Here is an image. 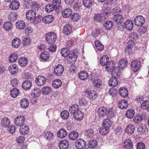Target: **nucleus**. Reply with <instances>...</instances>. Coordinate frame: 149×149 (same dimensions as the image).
Listing matches in <instances>:
<instances>
[{
  "label": "nucleus",
  "mask_w": 149,
  "mask_h": 149,
  "mask_svg": "<svg viewBox=\"0 0 149 149\" xmlns=\"http://www.w3.org/2000/svg\"><path fill=\"white\" fill-rule=\"evenodd\" d=\"M79 106L76 104H74V105L70 107L69 108V110L71 113L73 114V115L79 110L78 108Z\"/></svg>",
  "instance_id": "53"
},
{
  "label": "nucleus",
  "mask_w": 149,
  "mask_h": 149,
  "mask_svg": "<svg viewBox=\"0 0 149 149\" xmlns=\"http://www.w3.org/2000/svg\"><path fill=\"white\" fill-rule=\"evenodd\" d=\"M13 25L11 23L9 22H7L4 23L3 27L5 30L6 31H8L12 29Z\"/></svg>",
  "instance_id": "54"
},
{
  "label": "nucleus",
  "mask_w": 149,
  "mask_h": 149,
  "mask_svg": "<svg viewBox=\"0 0 149 149\" xmlns=\"http://www.w3.org/2000/svg\"><path fill=\"white\" fill-rule=\"evenodd\" d=\"M17 16L16 12H11L8 15V17L10 21H13L16 19Z\"/></svg>",
  "instance_id": "44"
},
{
  "label": "nucleus",
  "mask_w": 149,
  "mask_h": 149,
  "mask_svg": "<svg viewBox=\"0 0 149 149\" xmlns=\"http://www.w3.org/2000/svg\"><path fill=\"white\" fill-rule=\"evenodd\" d=\"M61 0H53V5L55 10L59 9L61 7Z\"/></svg>",
  "instance_id": "57"
},
{
  "label": "nucleus",
  "mask_w": 149,
  "mask_h": 149,
  "mask_svg": "<svg viewBox=\"0 0 149 149\" xmlns=\"http://www.w3.org/2000/svg\"><path fill=\"white\" fill-rule=\"evenodd\" d=\"M9 70L12 74H14L18 72V69L17 65L14 64L11 65L9 67Z\"/></svg>",
  "instance_id": "28"
},
{
  "label": "nucleus",
  "mask_w": 149,
  "mask_h": 149,
  "mask_svg": "<svg viewBox=\"0 0 149 149\" xmlns=\"http://www.w3.org/2000/svg\"><path fill=\"white\" fill-rule=\"evenodd\" d=\"M57 134L58 137L62 139L66 136L67 133L65 129H61L58 131Z\"/></svg>",
  "instance_id": "30"
},
{
  "label": "nucleus",
  "mask_w": 149,
  "mask_h": 149,
  "mask_svg": "<svg viewBox=\"0 0 149 149\" xmlns=\"http://www.w3.org/2000/svg\"><path fill=\"white\" fill-rule=\"evenodd\" d=\"M137 129L138 131L140 133H146L148 131V129L146 126L143 124H141L139 125Z\"/></svg>",
  "instance_id": "24"
},
{
  "label": "nucleus",
  "mask_w": 149,
  "mask_h": 149,
  "mask_svg": "<svg viewBox=\"0 0 149 149\" xmlns=\"http://www.w3.org/2000/svg\"><path fill=\"white\" fill-rule=\"evenodd\" d=\"M46 79L43 76L39 75L37 77L35 80L36 84L38 86H42L46 82Z\"/></svg>",
  "instance_id": "7"
},
{
  "label": "nucleus",
  "mask_w": 149,
  "mask_h": 149,
  "mask_svg": "<svg viewBox=\"0 0 149 149\" xmlns=\"http://www.w3.org/2000/svg\"><path fill=\"white\" fill-rule=\"evenodd\" d=\"M10 124V120L7 117L3 118L1 121V124L3 127H9Z\"/></svg>",
  "instance_id": "23"
},
{
  "label": "nucleus",
  "mask_w": 149,
  "mask_h": 149,
  "mask_svg": "<svg viewBox=\"0 0 149 149\" xmlns=\"http://www.w3.org/2000/svg\"><path fill=\"white\" fill-rule=\"evenodd\" d=\"M135 129V127L134 125L130 124L127 127L125 130L128 133L132 134L134 132Z\"/></svg>",
  "instance_id": "50"
},
{
  "label": "nucleus",
  "mask_w": 149,
  "mask_h": 149,
  "mask_svg": "<svg viewBox=\"0 0 149 149\" xmlns=\"http://www.w3.org/2000/svg\"><path fill=\"white\" fill-rule=\"evenodd\" d=\"M95 45L96 48L98 50L101 51L103 49L104 46L99 40L96 41L95 42Z\"/></svg>",
  "instance_id": "59"
},
{
  "label": "nucleus",
  "mask_w": 149,
  "mask_h": 149,
  "mask_svg": "<svg viewBox=\"0 0 149 149\" xmlns=\"http://www.w3.org/2000/svg\"><path fill=\"white\" fill-rule=\"evenodd\" d=\"M133 23L132 21L130 20H126L125 22L122 23V25L119 26V29H118L119 30L122 31L124 28H125L128 30H131L133 26Z\"/></svg>",
  "instance_id": "1"
},
{
  "label": "nucleus",
  "mask_w": 149,
  "mask_h": 149,
  "mask_svg": "<svg viewBox=\"0 0 149 149\" xmlns=\"http://www.w3.org/2000/svg\"><path fill=\"white\" fill-rule=\"evenodd\" d=\"M119 107L121 109H124L127 108L128 105L127 101L124 100L120 101L118 103Z\"/></svg>",
  "instance_id": "36"
},
{
  "label": "nucleus",
  "mask_w": 149,
  "mask_h": 149,
  "mask_svg": "<svg viewBox=\"0 0 149 149\" xmlns=\"http://www.w3.org/2000/svg\"><path fill=\"white\" fill-rule=\"evenodd\" d=\"M16 28L19 30H22L25 26V23L22 20H19L16 22L15 24Z\"/></svg>",
  "instance_id": "19"
},
{
  "label": "nucleus",
  "mask_w": 149,
  "mask_h": 149,
  "mask_svg": "<svg viewBox=\"0 0 149 149\" xmlns=\"http://www.w3.org/2000/svg\"><path fill=\"white\" fill-rule=\"evenodd\" d=\"M59 146L61 149H66L68 147V143L66 140H61L59 143Z\"/></svg>",
  "instance_id": "27"
},
{
  "label": "nucleus",
  "mask_w": 149,
  "mask_h": 149,
  "mask_svg": "<svg viewBox=\"0 0 149 149\" xmlns=\"http://www.w3.org/2000/svg\"><path fill=\"white\" fill-rule=\"evenodd\" d=\"M12 45L15 48H18L21 44L20 40L17 38L14 39L12 41Z\"/></svg>",
  "instance_id": "39"
},
{
  "label": "nucleus",
  "mask_w": 149,
  "mask_h": 149,
  "mask_svg": "<svg viewBox=\"0 0 149 149\" xmlns=\"http://www.w3.org/2000/svg\"><path fill=\"white\" fill-rule=\"evenodd\" d=\"M45 138L47 140H51L54 137L53 133L50 131H47L45 132L44 134Z\"/></svg>",
  "instance_id": "41"
},
{
  "label": "nucleus",
  "mask_w": 149,
  "mask_h": 149,
  "mask_svg": "<svg viewBox=\"0 0 149 149\" xmlns=\"http://www.w3.org/2000/svg\"><path fill=\"white\" fill-rule=\"evenodd\" d=\"M135 44L129 42L125 48V52L128 54H131L132 52L134 46Z\"/></svg>",
  "instance_id": "21"
},
{
  "label": "nucleus",
  "mask_w": 149,
  "mask_h": 149,
  "mask_svg": "<svg viewBox=\"0 0 149 149\" xmlns=\"http://www.w3.org/2000/svg\"><path fill=\"white\" fill-rule=\"evenodd\" d=\"M135 114V111L132 109L127 110L126 113V116L129 119H132Z\"/></svg>",
  "instance_id": "35"
},
{
  "label": "nucleus",
  "mask_w": 149,
  "mask_h": 149,
  "mask_svg": "<svg viewBox=\"0 0 149 149\" xmlns=\"http://www.w3.org/2000/svg\"><path fill=\"white\" fill-rule=\"evenodd\" d=\"M18 57V55L15 53H13L9 56V60L10 62L13 63L16 61Z\"/></svg>",
  "instance_id": "64"
},
{
  "label": "nucleus",
  "mask_w": 149,
  "mask_h": 149,
  "mask_svg": "<svg viewBox=\"0 0 149 149\" xmlns=\"http://www.w3.org/2000/svg\"><path fill=\"white\" fill-rule=\"evenodd\" d=\"M93 1V0H83V5L87 8H90L92 6Z\"/></svg>",
  "instance_id": "48"
},
{
  "label": "nucleus",
  "mask_w": 149,
  "mask_h": 149,
  "mask_svg": "<svg viewBox=\"0 0 149 149\" xmlns=\"http://www.w3.org/2000/svg\"><path fill=\"white\" fill-rule=\"evenodd\" d=\"M78 136V134L77 132L72 131L70 133L69 137L70 139L74 140L77 139Z\"/></svg>",
  "instance_id": "51"
},
{
  "label": "nucleus",
  "mask_w": 149,
  "mask_h": 149,
  "mask_svg": "<svg viewBox=\"0 0 149 149\" xmlns=\"http://www.w3.org/2000/svg\"><path fill=\"white\" fill-rule=\"evenodd\" d=\"M62 82L61 80L57 79L53 81L52 83L53 86L55 88H58L61 85Z\"/></svg>",
  "instance_id": "43"
},
{
  "label": "nucleus",
  "mask_w": 149,
  "mask_h": 149,
  "mask_svg": "<svg viewBox=\"0 0 149 149\" xmlns=\"http://www.w3.org/2000/svg\"><path fill=\"white\" fill-rule=\"evenodd\" d=\"M119 93L122 97H125L128 95V91L125 88H121L119 91Z\"/></svg>",
  "instance_id": "49"
},
{
  "label": "nucleus",
  "mask_w": 149,
  "mask_h": 149,
  "mask_svg": "<svg viewBox=\"0 0 149 149\" xmlns=\"http://www.w3.org/2000/svg\"><path fill=\"white\" fill-rule=\"evenodd\" d=\"M73 116L75 119L80 121L82 119L84 114L82 111L79 110L74 114Z\"/></svg>",
  "instance_id": "18"
},
{
  "label": "nucleus",
  "mask_w": 149,
  "mask_h": 149,
  "mask_svg": "<svg viewBox=\"0 0 149 149\" xmlns=\"http://www.w3.org/2000/svg\"><path fill=\"white\" fill-rule=\"evenodd\" d=\"M109 57L107 55H103L101 57L100 59V63L102 66H106L107 63L109 62Z\"/></svg>",
  "instance_id": "31"
},
{
  "label": "nucleus",
  "mask_w": 149,
  "mask_h": 149,
  "mask_svg": "<svg viewBox=\"0 0 149 149\" xmlns=\"http://www.w3.org/2000/svg\"><path fill=\"white\" fill-rule=\"evenodd\" d=\"M102 82L100 79H96L93 81V85L95 88H99L100 87Z\"/></svg>",
  "instance_id": "55"
},
{
  "label": "nucleus",
  "mask_w": 149,
  "mask_h": 149,
  "mask_svg": "<svg viewBox=\"0 0 149 149\" xmlns=\"http://www.w3.org/2000/svg\"><path fill=\"white\" fill-rule=\"evenodd\" d=\"M55 9L53 5L51 4H48L45 6V11L47 12H51L53 11Z\"/></svg>",
  "instance_id": "61"
},
{
  "label": "nucleus",
  "mask_w": 149,
  "mask_h": 149,
  "mask_svg": "<svg viewBox=\"0 0 149 149\" xmlns=\"http://www.w3.org/2000/svg\"><path fill=\"white\" fill-rule=\"evenodd\" d=\"M129 38L130 40L129 42L133 44H135V41L138 38V35L135 32H132L129 36Z\"/></svg>",
  "instance_id": "17"
},
{
  "label": "nucleus",
  "mask_w": 149,
  "mask_h": 149,
  "mask_svg": "<svg viewBox=\"0 0 149 149\" xmlns=\"http://www.w3.org/2000/svg\"><path fill=\"white\" fill-rule=\"evenodd\" d=\"M109 131V127L102 125L100 130L99 132L102 135H105L107 134Z\"/></svg>",
  "instance_id": "40"
},
{
  "label": "nucleus",
  "mask_w": 149,
  "mask_h": 149,
  "mask_svg": "<svg viewBox=\"0 0 149 149\" xmlns=\"http://www.w3.org/2000/svg\"><path fill=\"white\" fill-rule=\"evenodd\" d=\"M19 93L18 89L15 88L13 89L11 91L10 94L12 97L15 98L17 97Z\"/></svg>",
  "instance_id": "52"
},
{
  "label": "nucleus",
  "mask_w": 149,
  "mask_h": 149,
  "mask_svg": "<svg viewBox=\"0 0 149 149\" xmlns=\"http://www.w3.org/2000/svg\"><path fill=\"white\" fill-rule=\"evenodd\" d=\"M20 104L22 108L25 109L29 106V101L27 99L24 98L22 99L20 101Z\"/></svg>",
  "instance_id": "33"
},
{
  "label": "nucleus",
  "mask_w": 149,
  "mask_h": 149,
  "mask_svg": "<svg viewBox=\"0 0 149 149\" xmlns=\"http://www.w3.org/2000/svg\"><path fill=\"white\" fill-rule=\"evenodd\" d=\"M146 116V114L144 112L141 114H136L133 118V122L135 124H138L145 119Z\"/></svg>",
  "instance_id": "4"
},
{
  "label": "nucleus",
  "mask_w": 149,
  "mask_h": 149,
  "mask_svg": "<svg viewBox=\"0 0 149 149\" xmlns=\"http://www.w3.org/2000/svg\"><path fill=\"white\" fill-rule=\"evenodd\" d=\"M68 57L69 58L71 59V60H70V61H71L72 62H74L77 60V55L76 53L74 52L72 53H70Z\"/></svg>",
  "instance_id": "56"
},
{
  "label": "nucleus",
  "mask_w": 149,
  "mask_h": 149,
  "mask_svg": "<svg viewBox=\"0 0 149 149\" xmlns=\"http://www.w3.org/2000/svg\"><path fill=\"white\" fill-rule=\"evenodd\" d=\"M29 129L27 125H23L20 128L19 132L20 133L23 135H25L29 132Z\"/></svg>",
  "instance_id": "20"
},
{
  "label": "nucleus",
  "mask_w": 149,
  "mask_h": 149,
  "mask_svg": "<svg viewBox=\"0 0 149 149\" xmlns=\"http://www.w3.org/2000/svg\"><path fill=\"white\" fill-rule=\"evenodd\" d=\"M44 95H48L51 92V88L48 86L44 87L42 90Z\"/></svg>",
  "instance_id": "63"
},
{
  "label": "nucleus",
  "mask_w": 149,
  "mask_h": 149,
  "mask_svg": "<svg viewBox=\"0 0 149 149\" xmlns=\"http://www.w3.org/2000/svg\"><path fill=\"white\" fill-rule=\"evenodd\" d=\"M63 71V66L61 65H58L54 68V74L56 76H60Z\"/></svg>",
  "instance_id": "9"
},
{
  "label": "nucleus",
  "mask_w": 149,
  "mask_h": 149,
  "mask_svg": "<svg viewBox=\"0 0 149 149\" xmlns=\"http://www.w3.org/2000/svg\"><path fill=\"white\" fill-rule=\"evenodd\" d=\"M79 78L82 80H85L87 79L88 77V74L86 72L82 71L79 74Z\"/></svg>",
  "instance_id": "45"
},
{
  "label": "nucleus",
  "mask_w": 149,
  "mask_h": 149,
  "mask_svg": "<svg viewBox=\"0 0 149 149\" xmlns=\"http://www.w3.org/2000/svg\"><path fill=\"white\" fill-rule=\"evenodd\" d=\"M54 16L51 15H48L44 17L42 19L43 22L45 23L49 24L53 20Z\"/></svg>",
  "instance_id": "26"
},
{
  "label": "nucleus",
  "mask_w": 149,
  "mask_h": 149,
  "mask_svg": "<svg viewBox=\"0 0 149 149\" xmlns=\"http://www.w3.org/2000/svg\"><path fill=\"white\" fill-rule=\"evenodd\" d=\"M133 146L132 141L129 139H125L124 142L123 147L125 149H131Z\"/></svg>",
  "instance_id": "16"
},
{
  "label": "nucleus",
  "mask_w": 149,
  "mask_h": 149,
  "mask_svg": "<svg viewBox=\"0 0 149 149\" xmlns=\"http://www.w3.org/2000/svg\"><path fill=\"white\" fill-rule=\"evenodd\" d=\"M97 95V92L94 90H91L88 92V97L90 99L93 98L95 96Z\"/></svg>",
  "instance_id": "62"
},
{
  "label": "nucleus",
  "mask_w": 149,
  "mask_h": 149,
  "mask_svg": "<svg viewBox=\"0 0 149 149\" xmlns=\"http://www.w3.org/2000/svg\"><path fill=\"white\" fill-rule=\"evenodd\" d=\"M109 13L107 12H105L103 14H96L95 15L94 19L98 21V22H102L105 20L108 17L107 16Z\"/></svg>",
  "instance_id": "6"
},
{
  "label": "nucleus",
  "mask_w": 149,
  "mask_h": 149,
  "mask_svg": "<svg viewBox=\"0 0 149 149\" xmlns=\"http://www.w3.org/2000/svg\"><path fill=\"white\" fill-rule=\"evenodd\" d=\"M113 66V61H110L107 63V65L105 67L106 70L108 72H111L112 71Z\"/></svg>",
  "instance_id": "46"
},
{
  "label": "nucleus",
  "mask_w": 149,
  "mask_h": 149,
  "mask_svg": "<svg viewBox=\"0 0 149 149\" xmlns=\"http://www.w3.org/2000/svg\"><path fill=\"white\" fill-rule=\"evenodd\" d=\"M72 14L71 10L69 8L65 9L62 12L63 16L64 17H68Z\"/></svg>",
  "instance_id": "42"
},
{
  "label": "nucleus",
  "mask_w": 149,
  "mask_h": 149,
  "mask_svg": "<svg viewBox=\"0 0 149 149\" xmlns=\"http://www.w3.org/2000/svg\"><path fill=\"white\" fill-rule=\"evenodd\" d=\"M36 14L35 11L32 10H28L26 13V18L29 20H32L35 18Z\"/></svg>",
  "instance_id": "11"
},
{
  "label": "nucleus",
  "mask_w": 149,
  "mask_h": 149,
  "mask_svg": "<svg viewBox=\"0 0 149 149\" xmlns=\"http://www.w3.org/2000/svg\"><path fill=\"white\" fill-rule=\"evenodd\" d=\"M86 142L81 139H79L75 142V145L76 147L78 149H82L85 146Z\"/></svg>",
  "instance_id": "12"
},
{
  "label": "nucleus",
  "mask_w": 149,
  "mask_h": 149,
  "mask_svg": "<svg viewBox=\"0 0 149 149\" xmlns=\"http://www.w3.org/2000/svg\"><path fill=\"white\" fill-rule=\"evenodd\" d=\"M141 64V62L139 61L136 60H134L131 63V69L134 72H136L140 69Z\"/></svg>",
  "instance_id": "5"
},
{
  "label": "nucleus",
  "mask_w": 149,
  "mask_h": 149,
  "mask_svg": "<svg viewBox=\"0 0 149 149\" xmlns=\"http://www.w3.org/2000/svg\"><path fill=\"white\" fill-rule=\"evenodd\" d=\"M113 19L114 21L117 22L116 24V26L118 29H119V26L122 25V23L125 20V17H124L122 15L118 14H115L114 16Z\"/></svg>",
  "instance_id": "2"
},
{
  "label": "nucleus",
  "mask_w": 149,
  "mask_h": 149,
  "mask_svg": "<svg viewBox=\"0 0 149 149\" xmlns=\"http://www.w3.org/2000/svg\"><path fill=\"white\" fill-rule=\"evenodd\" d=\"M116 77H112L109 81V84L112 87L116 86L118 84V81Z\"/></svg>",
  "instance_id": "29"
},
{
  "label": "nucleus",
  "mask_w": 149,
  "mask_h": 149,
  "mask_svg": "<svg viewBox=\"0 0 149 149\" xmlns=\"http://www.w3.org/2000/svg\"><path fill=\"white\" fill-rule=\"evenodd\" d=\"M120 69L118 67H115L113 68L111 73L112 77L118 78H119L120 77L121 73Z\"/></svg>",
  "instance_id": "14"
},
{
  "label": "nucleus",
  "mask_w": 149,
  "mask_h": 149,
  "mask_svg": "<svg viewBox=\"0 0 149 149\" xmlns=\"http://www.w3.org/2000/svg\"><path fill=\"white\" fill-rule=\"evenodd\" d=\"M69 115V112L66 110L63 111L61 113V117L63 119H67L68 118Z\"/></svg>",
  "instance_id": "58"
},
{
  "label": "nucleus",
  "mask_w": 149,
  "mask_h": 149,
  "mask_svg": "<svg viewBox=\"0 0 149 149\" xmlns=\"http://www.w3.org/2000/svg\"><path fill=\"white\" fill-rule=\"evenodd\" d=\"M107 118H108L111 119L114 117L116 116V113L114 111L112 108L109 109L107 110Z\"/></svg>",
  "instance_id": "34"
},
{
  "label": "nucleus",
  "mask_w": 149,
  "mask_h": 149,
  "mask_svg": "<svg viewBox=\"0 0 149 149\" xmlns=\"http://www.w3.org/2000/svg\"><path fill=\"white\" fill-rule=\"evenodd\" d=\"M110 118H107L104 119L102 125L105 126V127H110L112 123H113L112 121H111L110 120Z\"/></svg>",
  "instance_id": "60"
},
{
  "label": "nucleus",
  "mask_w": 149,
  "mask_h": 149,
  "mask_svg": "<svg viewBox=\"0 0 149 149\" xmlns=\"http://www.w3.org/2000/svg\"><path fill=\"white\" fill-rule=\"evenodd\" d=\"M107 111V108L104 107H102L99 108L97 111L98 115L99 116L104 117L106 114Z\"/></svg>",
  "instance_id": "13"
},
{
  "label": "nucleus",
  "mask_w": 149,
  "mask_h": 149,
  "mask_svg": "<svg viewBox=\"0 0 149 149\" xmlns=\"http://www.w3.org/2000/svg\"><path fill=\"white\" fill-rule=\"evenodd\" d=\"M127 64V61L126 59H122L119 61L118 66V67H119L120 69H122L126 67Z\"/></svg>",
  "instance_id": "38"
},
{
  "label": "nucleus",
  "mask_w": 149,
  "mask_h": 149,
  "mask_svg": "<svg viewBox=\"0 0 149 149\" xmlns=\"http://www.w3.org/2000/svg\"><path fill=\"white\" fill-rule=\"evenodd\" d=\"M25 121V118L23 116H18L15 119V125L19 126L23 125Z\"/></svg>",
  "instance_id": "10"
},
{
  "label": "nucleus",
  "mask_w": 149,
  "mask_h": 149,
  "mask_svg": "<svg viewBox=\"0 0 149 149\" xmlns=\"http://www.w3.org/2000/svg\"><path fill=\"white\" fill-rule=\"evenodd\" d=\"M41 90L38 88H35L31 91V95L33 97H38L40 95Z\"/></svg>",
  "instance_id": "37"
},
{
  "label": "nucleus",
  "mask_w": 149,
  "mask_h": 149,
  "mask_svg": "<svg viewBox=\"0 0 149 149\" xmlns=\"http://www.w3.org/2000/svg\"><path fill=\"white\" fill-rule=\"evenodd\" d=\"M145 20L144 17L141 15H138L135 18L134 22L137 26H141L144 24Z\"/></svg>",
  "instance_id": "8"
},
{
  "label": "nucleus",
  "mask_w": 149,
  "mask_h": 149,
  "mask_svg": "<svg viewBox=\"0 0 149 149\" xmlns=\"http://www.w3.org/2000/svg\"><path fill=\"white\" fill-rule=\"evenodd\" d=\"M40 58L42 60L46 61L50 59L49 54L47 52H44L41 53Z\"/></svg>",
  "instance_id": "25"
},
{
  "label": "nucleus",
  "mask_w": 149,
  "mask_h": 149,
  "mask_svg": "<svg viewBox=\"0 0 149 149\" xmlns=\"http://www.w3.org/2000/svg\"><path fill=\"white\" fill-rule=\"evenodd\" d=\"M19 2L16 0L12 1L9 5V7L12 9L16 10L19 7Z\"/></svg>",
  "instance_id": "22"
},
{
  "label": "nucleus",
  "mask_w": 149,
  "mask_h": 149,
  "mask_svg": "<svg viewBox=\"0 0 149 149\" xmlns=\"http://www.w3.org/2000/svg\"><path fill=\"white\" fill-rule=\"evenodd\" d=\"M18 62L21 66L24 67L27 64L28 60L26 58L22 57L19 59Z\"/></svg>",
  "instance_id": "47"
},
{
  "label": "nucleus",
  "mask_w": 149,
  "mask_h": 149,
  "mask_svg": "<svg viewBox=\"0 0 149 149\" xmlns=\"http://www.w3.org/2000/svg\"><path fill=\"white\" fill-rule=\"evenodd\" d=\"M32 86V83L30 81H25L23 83L22 86V88L26 90L29 89Z\"/></svg>",
  "instance_id": "32"
},
{
  "label": "nucleus",
  "mask_w": 149,
  "mask_h": 149,
  "mask_svg": "<svg viewBox=\"0 0 149 149\" xmlns=\"http://www.w3.org/2000/svg\"><path fill=\"white\" fill-rule=\"evenodd\" d=\"M46 40L49 44H53L56 40V35L53 33H49L46 35Z\"/></svg>",
  "instance_id": "3"
},
{
  "label": "nucleus",
  "mask_w": 149,
  "mask_h": 149,
  "mask_svg": "<svg viewBox=\"0 0 149 149\" xmlns=\"http://www.w3.org/2000/svg\"><path fill=\"white\" fill-rule=\"evenodd\" d=\"M72 32V28L71 25L67 24L63 26V33L66 35H69Z\"/></svg>",
  "instance_id": "15"
}]
</instances>
